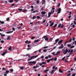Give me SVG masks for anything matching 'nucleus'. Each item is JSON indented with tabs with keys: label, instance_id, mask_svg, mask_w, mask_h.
Instances as JSON below:
<instances>
[{
	"label": "nucleus",
	"instance_id": "obj_1",
	"mask_svg": "<svg viewBox=\"0 0 76 76\" xmlns=\"http://www.w3.org/2000/svg\"><path fill=\"white\" fill-rule=\"evenodd\" d=\"M41 13L42 14V17H44L47 15V13L45 11L42 12Z\"/></svg>",
	"mask_w": 76,
	"mask_h": 76
},
{
	"label": "nucleus",
	"instance_id": "obj_2",
	"mask_svg": "<svg viewBox=\"0 0 76 76\" xmlns=\"http://www.w3.org/2000/svg\"><path fill=\"white\" fill-rule=\"evenodd\" d=\"M67 52H68V50L66 49L65 50H64L63 52V53L64 54H66V53H67Z\"/></svg>",
	"mask_w": 76,
	"mask_h": 76
},
{
	"label": "nucleus",
	"instance_id": "obj_3",
	"mask_svg": "<svg viewBox=\"0 0 76 76\" xmlns=\"http://www.w3.org/2000/svg\"><path fill=\"white\" fill-rule=\"evenodd\" d=\"M46 64V62H42L41 63H40L39 64V66H42V64Z\"/></svg>",
	"mask_w": 76,
	"mask_h": 76
},
{
	"label": "nucleus",
	"instance_id": "obj_4",
	"mask_svg": "<svg viewBox=\"0 0 76 76\" xmlns=\"http://www.w3.org/2000/svg\"><path fill=\"white\" fill-rule=\"evenodd\" d=\"M54 9H55V8H52V10L51 11V12L52 13V15L54 14V12L55 11H54Z\"/></svg>",
	"mask_w": 76,
	"mask_h": 76
},
{
	"label": "nucleus",
	"instance_id": "obj_5",
	"mask_svg": "<svg viewBox=\"0 0 76 76\" xmlns=\"http://www.w3.org/2000/svg\"><path fill=\"white\" fill-rule=\"evenodd\" d=\"M48 18H50V17L51 15V14H53V12H51H51H50L48 13Z\"/></svg>",
	"mask_w": 76,
	"mask_h": 76
},
{
	"label": "nucleus",
	"instance_id": "obj_6",
	"mask_svg": "<svg viewBox=\"0 0 76 76\" xmlns=\"http://www.w3.org/2000/svg\"><path fill=\"white\" fill-rule=\"evenodd\" d=\"M57 10L58 11V12L57 14H59V13L61 12V8H59Z\"/></svg>",
	"mask_w": 76,
	"mask_h": 76
},
{
	"label": "nucleus",
	"instance_id": "obj_7",
	"mask_svg": "<svg viewBox=\"0 0 76 76\" xmlns=\"http://www.w3.org/2000/svg\"><path fill=\"white\" fill-rule=\"evenodd\" d=\"M63 42V40H61L58 42V45H60V44H62V43Z\"/></svg>",
	"mask_w": 76,
	"mask_h": 76
},
{
	"label": "nucleus",
	"instance_id": "obj_8",
	"mask_svg": "<svg viewBox=\"0 0 76 76\" xmlns=\"http://www.w3.org/2000/svg\"><path fill=\"white\" fill-rule=\"evenodd\" d=\"M7 52V51H6V52H4L2 54H1V56H4V55L6 54Z\"/></svg>",
	"mask_w": 76,
	"mask_h": 76
},
{
	"label": "nucleus",
	"instance_id": "obj_9",
	"mask_svg": "<svg viewBox=\"0 0 76 76\" xmlns=\"http://www.w3.org/2000/svg\"><path fill=\"white\" fill-rule=\"evenodd\" d=\"M13 32V31H7L6 32V34H11V33H12Z\"/></svg>",
	"mask_w": 76,
	"mask_h": 76
},
{
	"label": "nucleus",
	"instance_id": "obj_10",
	"mask_svg": "<svg viewBox=\"0 0 76 76\" xmlns=\"http://www.w3.org/2000/svg\"><path fill=\"white\" fill-rule=\"evenodd\" d=\"M73 24V23H72L71 24V27H73V28H75V25Z\"/></svg>",
	"mask_w": 76,
	"mask_h": 76
},
{
	"label": "nucleus",
	"instance_id": "obj_11",
	"mask_svg": "<svg viewBox=\"0 0 76 76\" xmlns=\"http://www.w3.org/2000/svg\"><path fill=\"white\" fill-rule=\"evenodd\" d=\"M28 63L29 64V65H32V61H29L28 62Z\"/></svg>",
	"mask_w": 76,
	"mask_h": 76
},
{
	"label": "nucleus",
	"instance_id": "obj_12",
	"mask_svg": "<svg viewBox=\"0 0 76 76\" xmlns=\"http://www.w3.org/2000/svg\"><path fill=\"white\" fill-rule=\"evenodd\" d=\"M49 69H45V70H44V72H46V73H48V72H49Z\"/></svg>",
	"mask_w": 76,
	"mask_h": 76
},
{
	"label": "nucleus",
	"instance_id": "obj_13",
	"mask_svg": "<svg viewBox=\"0 0 76 76\" xmlns=\"http://www.w3.org/2000/svg\"><path fill=\"white\" fill-rule=\"evenodd\" d=\"M10 36H7V40H9L10 39Z\"/></svg>",
	"mask_w": 76,
	"mask_h": 76
},
{
	"label": "nucleus",
	"instance_id": "obj_14",
	"mask_svg": "<svg viewBox=\"0 0 76 76\" xmlns=\"http://www.w3.org/2000/svg\"><path fill=\"white\" fill-rule=\"evenodd\" d=\"M60 53V51H58L57 52L56 54V56H57L58 54H59Z\"/></svg>",
	"mask_w": 76,
	"mask_h": 76
},
{
	"label": "nucleus",
	"instance_id": "obj_15",
	"mask_svg": "<svg viewBox=\"0 0 76 76\" xmlns=\"http://www.w3.org/2000/svg\"><path fill=\"white\" fill-rule=\"evenodd\" d=\"M39 67V66H34L33 67V69H37V67Z\"/></svg>",
	"mask_w": 76,
	"mask_h": 76
},
{
	"label": "nucleus",
	"instance_id": "obj_16",
	"mask_svg": "<svg viewBox=\"0 0 76 76\" xmlns=\"http://www.w3.org/2000/svg\"><path fill=\"white\" fill-rule=\"evenodd\" d=\"M22 12H26V9H23Z\"/></svg>",
	"mask_w": 76,
	"mask_h": 76
},
{
	"label": "nucleus",
	"instance_id": "obj_17",
	"mask_svg": "<svg viewBox=\"0 0 76 76\" xmlns=\"http://www.w3.org/2000/svg\"><path fill=\"white\" fill-rule=\"evenodd\" d=\"M26 57H28V58H29L30 57V55H29V54H27L26 55Z\"/></svg>",
	"mask_w": 76,
	"mask_h": 76
},
{
	"label": "nucleus",
	"instance_id": "obj_18",
	"mask_svg": "<svg viewBox=\"0 0 76 76\" xmlns=\"http://www.w3.org/2000/svg\"><path fill=\"white\" fill-rule=\"evenodd\" d=\"M70 51V53H69V55H72V53L73 52V50L72 49H71Z\"/></svg>",
	"mask_w": 76,
	"mask_h": 76
},
{
	"label": "nucleus",
	"instance_id": "obj_19",
	"mask_svg": "<svg viewBox=\"0 0 76 76\" xmlns=\"http://www.w3.org/2000/svg\"><path fill=\"white\" fill-rule=\"evenodd\" d=\"M52 54H53L54 56H56V54H55V52H52L51 53Z\"/></svg>",
	"mask_w": 76,
	"mask_h": 76
},
{
	"label": "nucleus",
	"instance_id": "obj_20",
	"mask_svg": "<svg viewBox=\"0 0 76 76\" xmlns=\"http://www.w3.org/2000/svg\"><path fill=\"white\" fill-rule=\"evenodd\" d=\"M59 72L60 73H63V71L62 70H61V69H59Z\"/></svg>",
	"mask_w": 76,
	"mask_h": 76
},
{
	"label": "nucleus",
	"instance_id": "obj_21",
	"mask_svg": "<svg viewBox=\"0 0 76 76\" xmlns=\"http://www.w3.org/2000/svg\"><path fill=\"white\" fill-rule=\"evenodd\" d=\"M64 46H59L58 47V48L59 49H60L61 48V49H62L63 48V47Z\"/></svg>",
	"mask_w": 76,
	"mask_h": 76
},
{
	"label": "nucleus",
	"instance_id": "obj_22",
	"mask_svg": "<svg viewBox=\"0 0 76 76\" xmlns=\"http://www.w3.org/2000/svg\"><path fill=\"white\" fill-rule=\"evenodd\" d=\"M1 37H5V35L4 34H2V33L1 34Z\"/></svg>",
	"mask_w": 76,
	"mask_h": 76
},
{
	"label": "nucleus",
	"instance_id": "obj_23",
	"mask_svg": "<svg viewBox=\"0 0 76 76\" xmlns=\"http://www.w3.org/2000/svg\"><path fill=\"white\" fill-rule=\"evenodd\" d=\"M36 63H37V62H36L35 61H32V63L33 64H36Z\"/></svg>",
	"mask_w": 76,
	"mask_h": 76
},
{
	"label": "nucleus",
	"instance_id": "obj_24",
	"mask_svg": "<svg viewBox=\"0 0 76 76\" xmlns=\"http://www.w3.org/2000/svg\"><path fill=\"white\" fill-rule=\"evenodd\" d=\"M6 73L7 74H8L9 73V70H6Z\"/></svg>",
	"mask_w": 76,
	"mask_h": 76
},
{
	"label": "nucleus",
	"instance_id": "obj_25",
	"mask_svg": "<svg viewBox=\"0 0 76 76\" xmlns=\"http://www.w3.org/2000/svg\"><path fill=\"white\" fill-rule=\"evenodd\" d=\"M39 41V39H37L34 41V42H38Z\"/></svg>",
	"mask_w": 76,
	"mask_h": 76
},
{
	"label": "nucleus",
	"instance_id": "obj_26",
	"mask_svg": "<svg viewBox=\"0 0 76 76\" xmlns=\"http://www.w3.org/2000/svg\"><path fill=\"white\" fill-rule=\"evenodd\" d=\"M20 69H21V70H23L24 69V67L23 66H21L20 67Z\"/></svg>",
	"mask_w": 76,
	"mask_h": 76
},
{
	"label": "nucleus",
	"instance_id": "obj_27",
	"mask_svg": "<svg viewBox=\"0 0 76 76\" xmlns=\"http://www.w3.org/2000/svg\"><path fill=\"white\" fill-rule=\"evenodd\" d=\"M71 45H72L71 44H68L67 45V46H68V47H71Z\"/></svg>",
	"mask_w": 76,
	"mask_h": 76
},
{
	"label": "nucleus",
	"instance_id": "obj_28",
	"mask_svg": "<svg viewBox=\"0 0 76 76\" xmlns=\"http://www.w3.org/2000/svg\"><path fill=\"white\" fill-rule=\"evenodd\" d=\"M30 58L31 59V60H32V59H34V56H33L30 57Z\"/></svg>",
	"mask_w": 76,
	"mask_h": 76
},
{
	"label": "nucleus",
	"instance_id": "obj_29",
	"mask_svg": "<svg viewBox=\"0 0 76 76\" xmlns=\"http://www.w3.org/2000/svg\"><path fill=\"white\" fill-rule=\"evenodd\" d=\"M13 0H10V1H8V2H9V3H12V2H13Z\"/></svg>",
	"mask_w": 76,
	"mask_h": 76
},
{
	"label": "nucleus",
	"instance_id": "obj_30",
	"mask_svg": "<svg viewBox=\"0 0 76 76\" xmlns=\"http://www.w3.org/2000/svg\"><path fill=\"white\" fill-rule=\"evenodd\" d=\"M58 41H59V39H56L55 40V42H57H57H58Z\"/></svg>",
	"mask_w": 76,
	"mask_h": 76
},
{
	"label": "nucleus",
	"instance_id": "obj_31",
	"mask_svg": "<svg viewBox=\"0 0 76 76\" xmlns=\"http://www.w3.org/2000/svg\"><path fill=\"white\" fill-rule=\"evenodd\" d=\"M10 70L11 72H13V69H10Z\"/></svg>",
	"mask_w": 76,
	"mask_h": 76
},
{
	"label": "nucleus",
	"instance_id": "obj_32",
	"mask_svg": "<svg viewBox=\"0 0 76 76\" xmlns=\"http://www.w3.org/2000/svg\"><path fill=\"white\" fill-rule=\"evenodd\" d=\"M42 3H42V4H44V3H45V0H42Z\"/></svg>",
	"mask_w": 76,
	"mask_h": 76
},
{
	"label": "nucleus",
	"instance_id": "obj_33",
	"mask_svg": "<svg viewBox=\"0 0 76 76\" xmlns=\"http://www.w3.org/2000/svg\"><path fill=\"white\" fill-rule=\"evenodd\" d=\"M12 47H11V46H10L9 48H8V50H11Z\"/></svg>",
	"mask_w": 76,
	"mask_h": 76
},
{
	"label": "nucleus",
	"instance_id": "obj_34",
	"mask_svg": "<svg viewBox=\"0 0 76 76\" xmlns=\"http://www.w3.org/2000/svg\"><path fill=\"white\" fill-rule=\"evenodd\" d=\"M57 26V24H55L54 25V26H53V28H56V26Z\"/></svg>",
	"mask_w": 76,
	"mask_h": 76
},
{
	"label": "nucleus",
	"instance_id": "obj_35",
	"mask_svg": "<svg viewBox=\"0 0 76 76\" xmlns=\"http://www.w3.org/2000/svg\"><path fill=\"white\" fill-rule=\"evenodd\" d=\"M43 52H45V53L47 52V49H45V50H43Z\"/></svg>",
	"mask_w": 76,
	"mask_h": 76
},
{
	"label": "nucleus",
	"instance_id": "obj_36",
	"mask_svg": "<svg viewBox=\"0 0 76 76\" xmlns=\"http://www.w3.org/2000/svg\"><path fill=\"white\" fill-rule=\"evenodd\" d=\"M66 58V57L64 56L62 58V60L64 61V59H65V58Z\"/></svg>",
	"mask_w": 76,
	"mask_h": 76
},
{
	"label": "nucleus",
	"instance_id": "obj_37",
	"mask_svg": "<svg viewBox=\"0 0 76 76\" xmlns=\"http://www.w3.org/2000/svg\"><path fill=\"white\" fill-rule=\"evenodd\" d=\"M0 23H4V21H1V20H0Z\"/></svg>",
	"mask_w": 76,
	"mask_h": 76
},
{
	"label": "nucleus",
	"instance_id": "obj_38",
	"mask_svg": "<svg viewBox=\"0 0 76 76\" xmlns=\"http://www.w3.org/2000/svg\"><path fill=\"white\" fill-rule=\"evenodd\" d=\"M54 25V23L53 22L50 25V26H52V25Z\"/></svg>",
	"mask_w": 76,
	"mask_h": 76
},
{
	"label": "nucleus",
	"instance_id": "obj_39",
	"mask_svg": "<svg viewBox=\"0 0 76 76\" xmlns=\"http://www.w3.org/2000/svg\"><path fill=\"white\" fill-rule=\"evenodd\" d=\"M74 47H75V46H72L70 47V48H73Z\"/></svg>",
	"mask_w": 76,
	"mask_h": 76
},
{
	"label": "nucleus",
	"instance_id": "obj_40",
	"mask_svg": "<svg viewBox=\"0 0 76 76\" xmlns=\"http://www.w3.org/2000/svg\"><path fill=\"white\" fill-rule=\"evenodd\" d=\"M50 61V59H48L47 60V62L48 63H49Z\"/></svg>",
	"mask_w": 76,
	"mask_h": 76
},
{
	"label": "nucleus",
	"instance_id": "obj_41",
	"mask_svg": "<svg viewBox=\"0 0 76 76\" xmlns=\"http://www.w3.org/2000/svg\"><path fill=\"white\" fill-rule=\"evenodd\" d=\"M37 18L36 16H34L33 17V19H35Z\"/></svg>",
	"mask_w": 76,
	"mask_h": 76
},
{
	"label": "nucleus",
	"instance_id": "obj_42",
	"mask_svg": "<svg viewBox=\"0 0 76 76\" xmlns=\"http://www.w3.org/2000/svg\"><path fill=\"white\" fill-rule=\"evenodd\" d=\"M23 10V9H18V10H19V11H22Z\"/></svg>",
	"mask_w": 76,
	"mask_h": 76
},
{
	"label": "nucleus",
	"instance_id": "obj_43",
	"mask_svg": "<svg viewBox=\"0 0 76 76\" xmlns=\"http://www.w3.org/2000/svg\"><path fill=\"white\" fill-rule=\"evenodd\" d=\"M69 41L70 42H71L72 41V39H70L69 40Z\"/></svg>",
	"mask_w": 76,
	"mask_h": 76
},
{
	"label": "nucleus",
	"instance_id": "obj_44",
	"mask_svg": "<svg viewBox=\"0 0 76 76\" xmlns=\"http://www.w3.org/2000/svg\"><path fill=\"white\" fill-rule=\"evenodd\" d=\"M45 41H47L48 40V38H46L45 39Z\"/></svg>",
	"mask_w": 76,
	"mask_h": 76
},
{
	"label": "nucleus",
	"instance_id": "obj_45",
	"mask_svg": "<svg viewBox=\"0 0 76 76\" xmlns=\"http://www.w3.org/2000/svg\"><path fill=\"white\" fill-rule=\"evenodd\" d=\"M1 43H4V40H1Z\"/></svg>",
	"mask_w": 76,
	"mask_h": 76
},
{
	"label": "nucleus",
	"instance_id": "obj_46",
	"mask_svg": "<svg viewBox=\"0 0 76 76\" xmlns=\"http://www.w3.org/2000/svg\"><path fill=\"white\" fill-rule=\"evenodd\" d=\"M61 23H60L59 24V25H58V28H59V27H60V26H61Z\"/></svg>",
	"mask_w": 76,
	"mask_h": 76
},
{
	"label": "nucleus",
	"instance_id": "obj_47",
	"mask_svg": "<svg viewBox=\"0 0 76 76\" xmlns=\"http://www.w3.org/2000/svg\"><path fill=\"white\" fill-rule=\"evenodd\" d=\"M54 72V70H52L51 71V74H53V72Z\"/></svg>",
	"mask_w": 76,
	"mask_h": 76
},
{
	"label": "nucleus",
	"instance_id": "obj_48",
	"mask_svg": "<svg viewBox=\"0 0 76 76\" xmlns=\"http://www.w3.org/2000/svg\"><path fill=\"white\" fill-rule=\"evenodd\" d=\"M34 56V58H36V57H38V56L36 55V56Z\"/></svg>",
	"mask_w": 76,
	"mask_h": 76
},
{
	"label": "nucleus",
	"instance_id": "obj_49",
	"mask_svg": "<svg viewBox=\"0 0 76 76\" xmlns=\"http://www.w3.org/2000/svg\"><path fill=\"white\" fill-rule=\"evenodd\" d=\"M48 46H46L45 47H43V48L44 49L47 48H48Z\"/></svg>",
	"mask_w": 76,
	"mask_h": 76
},
{
	"label": "nucleus",
	"instance_id": "obj_50",
	"mask_svg": "<svg viewBox=\"0 0 76 76\" xmlns=\"http://www.w3.org/2000/svg\"><path fill=\"white\" fill-rule=\"evenodd\" d=\"M22 28V27L21 26H20L19 27H17L18 29H20V28Z\"/></svg>",
	"mask_w": 76,
	"mask_h": 76
},
{
	"label": "nucleus",
	"instance_id": "obj_51",
	"mask_svg": "<svg viewBox=\"0 0 76 76\" xmlns=\"http://www.w3.org/2000/svg\"><path fill=\"white\" fill-rule=\"evenodd\" d=\"M4 76H7V74L6 72L4 74Z\"/></svg>",
	"mask_w": 76,
	"mask_h": 76
},
{
	"label": "nucleus",
	"instance_id": "obj_52",
	"mask_svg": "<svg viewBox=\"0 0 76 76\" xmlns=\"http://www.w3.org/2000/svg\"><path fill=\"white\" fill-rule=\"evenodd\" d=\"M37 19H39L40 18V16H37Z\"/></svg>",
	"mask_w": 76,
	"mask_h": 76
},
{
	"label": "nucleus",
	"instance_id": "obj_53",
	"mask_svg": "<svg viewBox=\"0 0 76 76\" xmlns=\"http://www.w3.org/2000/svg\"><path fill=\"white\" fill-rule=\"evenodd\" d=\"M44 57V56H41V57H40L41 58H43Z\"/></svg>",
	"mask_w": 76,
	"mask_h": 76
},
{
	"label": "nucleus",
	"instance_id": "obj_54",
	"mask_svg": "<svg viewBox=\"0 0 76 76\" xmlns=\"http://www.w3.org/2000/svg\"><path fill=\"white\" fill-rule=\"evenodd\" d=\"M12 29L13 31H15V28H12Z\"/></svg>",
	"mask_w": 76,
	"mask_h": 76
},
{
	"label": "nucleus",
	"instance_id": "obj_55",
	"mask_svg": "<svg viewBox=\"0 0 76 76\" xmlns=\"http://www.w3.org/2000/svg\"><path fill=\"white\" fill-rule=\"evenodd\" d=\"M73 23H74V24H75V25H76V21H74Z\"/></svg>",
	"mask_w": 76,
	"mask_h": 76
},
{
	"label": "nucleus",
	"instance_id": "obj_56",
	"mask_svg": "<svg viewBox=\"0 0 76 76\" xmlns=\"http://www.w3.org/2000/svg\"><path fill=\"white\" fill-rule=\"evenodd\" d=\"M38 51L39 52V53H41V50L39 49L38 50Z\"/></svg>",
	"mask_w": 76,
	"mask_h": 76
},
{
	"label": "nucleus",
	"instance_id": "obj_57",
	"mask_svg": "<svg viewBox=\"0 0 76 76\" xmlns=\"http://www.w3.org/2000/svg\"><path fill=\"white\" fill-rule=\"evenodd\" d=\"M67 76H71V74H69L68 75H67Z\"/></svg>",
	"mask_w": 76,
	"mask_h": 76
},
{
	"label": "nucleus",
	"instance_id": "obj_58",
	"mask_svg": "<svg viewBox=\"0 0 76 76\" xmlns=\"http://www.w3.org/2000/svg\"><path fill=\"white\" fill-rule=\"evenodd\" d=\"M35 37H32L31 38V39H34V38H35Z\"/></svg>",
	"mask_w": 76,
	"mask_h": 76
},
{
	"label": "nucleus",
	"instance_id": "obj_59",
	"mask_svg": "<svg viewBox=\"0 0 76 76\" xmlns=\"http://www.w3.org/2000/svg\"><path fill=\"white\" fill-rule=\"evenodd\" d=\"M45 21H46V20H44L43 21L42 23H45Z\"/></svg>",
	"mask_w": 76,
	"mask_h": 76
},
{
	"label": "nucleus",
	"instance_id": "obj_60",
	"mask_svg": "<svg viewBox=\"0 0 76 76\" xmlns=\"http://www.w3.org/2000/svg\"><path fill=\"white\" fill-rule=\"evenodd\" d=\"M2 70H6V68H3Z\"/></svg>",
	"mask_w": 76,
	"mask_h": 76
},
{
	"label": "nucleus",
	"instance_id": "obj_61",
	"mask_svg": "<svg viewBox=\"0 0 76 76\" xmlns=\"http://www.w3.org/2000/svg\"><path fill=\"white\" fill-rule=\"evenodd\" d=\"M63 26H64V25H62L61 26V28H63Z\"/></svg>",
	"mask_w": 76,
	"mask_h": 76
},
{
	"label": "nucleus",
	"instance_id": "obj_62",
	"mask_svg": "<svg viewBox=\"0 0 76 76\" xmlns=\"http://www.w3.org/2000/svg\"><path fill=\"white\" fill-rule=\"evenodd\" d=\"M41 10H44V7H42V8H41Z\"/></svg>",
	"mask_w": 76,
	"mask_h": 76
},
{
	"label": "nucleus",
	"instance_id": "obj_63",
	"mask_svg": "<svg viewBox=\"0 0 76 76\" xmlns=\"http://www.w3.org/2000/svg\"><path fill=\"white\" fill-rule=\"evenodd\" d=\"M45 58L46 59H48V56H46L45 57Z\"/></svg>",
	"mask_w": 76,
	"mask_h": 76
},
{
	"label": "nucleus",
	"instance_id": "obj_64",
	"mask_svg": "<svg viewBox=\"0 0 76 76\" xmlns=\"http://www.w3.org/2000/svg\"><path fill=\"white\" fill-rule=\"evenodd\" d=\"M75 74H73L72 75V76H75Z\"/></svg>",
	"mask_w": 76,
	"mask_h": 76
}]
</instances>
